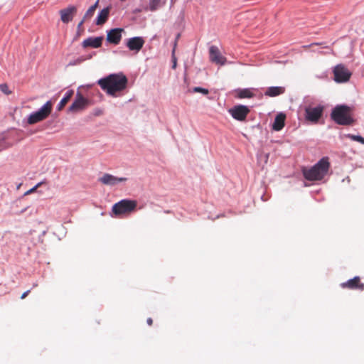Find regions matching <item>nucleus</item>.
<instances>
[{
	"instance_id": "6ab92c4d",
	"label": "nucleus",
	"mask_w": 364,
	"mask_h": 364,
	"mask_svg": "<svg viewBox=\"0 0 364 364\" xmlns=\"http://www.w3.org/2000/svg\"><path fill=\"white\" fill-rule=\"evenodd\" d=\"M285 115L282 113L277 114L274 119L272 129L275 131H280L284 126Z\"/></svg>"
},
{
	"instance_id": "f3484780",
	"label": "nucleus",
	"mask_w": 364,
	"mask_h": 364,
	"mask_svg": "<svg viewBox=\"0 0 364 364\" xmlns=\"http://www.w3.org/2000/svg\"><path fill=\"white\" fill-rule=\"evenodd\" d=\"M110 7L107 6L102 9L97 14L95 19V24L97 26L103 25L108 19L109 15Z\"/></svg>"
},
{
	"instance_id": "4468645a",
	"label": "nucleus",
	"mask_w": 364,
	"mask_h": 364,
	"mask_svg": "<svg viewBox=\"0 0 364 364\" xmlns=\"http://www.w3.org/2000/svg\"><path fill=\"white\" fill-rule=\"evenodd\" d=\"M123 31V28H119L111 29L107 33V41L114 45L119 44L122 38V32Z\"/></svg>"
},
{
	"instance_id": "473e14b6",
	"label": "nucleus",
	"mask_w": 364,
	"mask_h": 364,
	"mask_svg": "<svg viewBox=\"0 0 364 364\" xmlns=\"http://www.w3.org/2000/svg\"><path fill=\"white\" fill-rule=\"evenodd\" d=\"M146 322H147L148 325L151 326L153 323V320L151 318H147Z\"/></svg>"
},
{
	"instance_id": "4be33fe9",
	"label": "nucleus",
	"mask_w": 364,
	"mask_h": 364,
	"mask_svg": "<svg viewBox=\"0 0 364 364\" xmlns=\"http://www.w3.org/2000/svg\"><path fill=\"white\" fill-rule=\"evenodd\" d=\"M252 96L253 93L250 89H241L238 91V97L240 98H250Z\"/></svg>"
},
{
	"instance_id": "c756f323",
	"label": "nucleus",
	"mask_w": 364,
	"mask_h": 364,
	"mask_svg": "<svg viewBox=\"0 0 364 364\" xmlns=\"http://www.w3.org/2000/svg\"><path fill=\"white\" fill-rule=\"evenodd\" d=\"M83 60H84V58H80V59H78V60H77L76 61H75V62H73V63H69V65H76V64H77V63H81V62H82Z\"/></svg>"
},
{
	"instance_id": "ddd939ff",
	"label": "nucleus",
	"mask_w": 364,
	"mask_h": 364,
	"mask_svg": "<svg viewBox=\"0 0 364 364\" xmlns=\"http://www.w3.org/2000/svg\"><path fill=\"white\" fill-rule=\"evenodd\" d=\"M125 177H117L109 173H105L99 178V181L107 186H115L119 183L127 181Z\"/></svg>"
},
{
	"instance_id": "f8f14e48",
	"label": "nucleus",
	"mask_w": 364,
	"mask_h": 364,
	"mask_svg": "<svg viewBox=\"0 0 364 364\" xmlns=\"http://www.w3.org/2000/svg\"><path fill=\"white\" fill-rule=\"evenodd\" d=\"M76 12L77 7L74 5H70L65 9L60 10L59 14L60 15V20L63 23H68L73 21Z\"/></svg>"
},
{
	"instance_id": "1a4fd4ad",
	"label": "nucleus",
	"mask_w": 364,
	"mask_h": 364,
	"mask_svg": "<svg viewBox=\"0 0 364 364\" xmlns=\"http://www.w3.org/2000/svg\"><path fill=\"white\" fill-rule=\"evenodd\" d=\"M89 104V100L84 97L80 92L75 95V99L69 107V111L77 112L84 109Z\"/></svg>"
},
{
	"instance_id": "6e6552de",
	"label": "nucleus",
	"mask_w": 364,
	"mask_h": 364,
	"mask_svg": "<svg viewBox=\"0 0 364 364\" xmlns=\"http://www.w3.org/2000/svg\"><path fill=\"white\" fill-rule=\"evenodd\" d=\"M228 112L235 119L243 121L250 112V109L245 105H239L229 109Z\"/></svg>"
},
{
	"instance_id": "0eeeda50",
	"label": "nucleus",
	"mask_w": 364,
	"mask_h": 364,
	"mask_svg": "<svg viewBox=\"0 0 364 364\" xmlns=\"http://www.w3.org/2000/svg\"><path fill=\"white\" fill-rule=\"evenodd\" d=\"M333 75L336 82L343 83L349 80L351 73L343 65L340 64L334 68Z\"/></svg>"
},
{
	"instance_id": "a878e982",
	"label": "nucleus",
	"mask_w": 364,
	"mask_h": 364,
	"mask_svg": "<svg viewBox=\"0 0 364 364\" xmlns=\"http://www.w3.org/2000/svg\"><path fill=\"white\" fill-rule=\"evenodd\" d=\"M0 90L2 92L6 95H9L11 93V90H9V87L6 84H0Z\"/></svg>"
},
{
	"instance_id": "393cba45",
	"label": "nucleus",
	"mask_w": 364,
	"mask_h": 364,
	"mask_svg": "<svg viewBox=\"0 0 364 364\" xmlns=\"http://www.w3.org/2000/svg\"><path fill=\"white\" fill-rule=\"evenodd\" d=\"M94 13L95 10L93 9V7H90L83 16L84 20H87L91 18L94 15Z\"/></svg>"
},
{
	"instance_id": "20e7f679",
	"label": "nucleus",
	"mask_w": 364,
	"mask_h": 364,
	"mask_svg": "<svg viewBox=\"0 0 364 364\" xmlns=\"http://www.w3.org/2000/svg\"><path fill=\"white\" fill-rule=\"evenodd\" d=\"M350 109L346 105H337L331 114V119L338 124L350 125L353 122L350 115Z\"/></svg>"
},
{
	"instance_id": "7c9ffc66",
	"label": "nucleus",
	"mask_w": 364,
	"mask_h": 364,
	"mask_svg": "<svg viewBox=\"0 0 364 364\" xmlns=\"http://www.w3.org/2000/svg\"><path fill=\"white\" fill-rule=\"evenodd\" d=\"M29 292H30V290H27L26 291L23 293V294L21 296V299H23L26 298L27 296V295L29 294Z\"/></svg>"
},
{
	"instance_id": "5701e85b",
	"label": "nucleus",
	"mask_w": 364,
	"mask_h": 364,
	"mask_svg": "<svg viewBox=\"0 0 364 364\" xmlns=\"http://www.w3.org/2000/svg\"><path fill=\"white\" fill-rule=\"evenodd\" d=\"M346 138H348L352 141H358L364 145V138L360 135H355L352 134H346L344 135Z\"/></svg>"
},
{
	"instance_id": "2f4dec72",
	"label": "nucleus",
	"mask_w": 364,
	"mask_h": 364,
	"mask_svg": "<svg viewBox=\"0 0 364 364\" xmlns=\"http://www.w3.org/2000/svg\"><path fill=\"white\" fill-rule=\"evenodd\" d=\"M98 3H99V0H97V1L93 5H92L90 7H93V9L95 11L96 8L97 7Z\"/></svg>"
},
{
	"instance_id": "9b49d317",
	"label": "nucleus",
	"mask_w": 364,
	"mask_h": 364,
	"mask_svg": "<svg viewBox=\"0 0 364 364\" xmlns=\"http://www.w3.org/2000/svg\"><path fill=\"white\" fill-rule=\"evenodd\" d=\"M210 60L213 63L220 65H224L227 63V59L223 56L217 46H212L209 48Z\"/></svg>"
},
{
	"instance_id": "f03ea898",
	"label": "nucleus",
	"mask_w": 364,
	"mask_h": 364,
	"mask_svg": "<svg viewBox=\"0 0 364 364\" xmlns=\"http://www.w3.org/2000/svg\"><path fill=\"white\" fill-rule=\"evenodd\" d=\"M329 168L328 158L323 157L311 168L304 170L303 173L305 178L309 181H319L327 174Z\"/></svg>"
},
{
	"instance_id": "f257e3e1",
	"label": "nucleus",
	"mask_w": 364,
	"mask_h": 364,
	"mask_svg": "<svg viewBox=\"0 0 364 364\" xmlns=\"http://www.w3.org/2000/svg\"><path fill=\"white\" fill-rule=\"evenodd\" d=\"M127 83V77L122 73L110 74L97 80L101 89L112 97H117V92L125 90Z\"/></svg>"
},
{
	"instance_id": "bb28decb",
	"label": "nucleus",
	"mask_w": 364,
	"mask_h": 364,
	"mask_svg": "<svg viewBox=\"0 0 364 364\" xmlns=\"http://www.w3.org/2000/svg\"><path fill=\"white\" fill-rule=\"evenodd\" d=\"M174 52H175V50L173 49V52H172V60H173V65H172V68L173 69H175L176 68V58L174 55Z\"/></svg>"
},
{
	"instance_id": "dca6fc26",
	"label": "nucleus",
	"mask_w": 364,
	"mask_h": 364,
	"mask_svg": "<svg viewBox=\"0 0 364 364\" xmlns=\"http://www.w3.org/2000/svg\"><path fill=\"white\" fill-rule=\"evenodd\" d=\"M342 287H348L350 289H358L360 290L364 289V284L360 282V277H355L349 279L348 282L341 284Z\"/></svg>"
},
{
	"instance_id": "2eb2a0df",
	"label": "nucleus",
	"mask_w": 364,
	"mask_h": 364,
	"mask_svg": "<svg viewBox=\"0 0 364 364\" xmlns=\"http://www.w3.org/2000/svg\"><path fill=\"white\" fill-rule=\"evenodd\" d=\"M102 40H103L102 36H99V37H95V38L90 37L83 41L82 46L84 47L90 46V47H92L94 48H97L101 46Z\"/></svg>"
},
{
	"instance_id": "c85d7f7f",
	"label": "nucleus",
	"mask_w": 364,
	"mask_h": 364,
	"mask_svg": "<svg viewBox=\"0 0 364 364\" xmlns=\"http://www.w3.org/2000/svg\"><path fill=\"white\" fill-rule=\"evenodd\" d=\"M86 20H84V18L82 19V21L77 24V33H79L80 30L81 29L82 26L83 25L84 22Z\"/></svg>"
},
{
	"instance_id": "a211bd4d",
	"label": "nucleus",
	"mask_w": 364,
	"mask_h": 364,
	"mask_svg": "<svg viewBox=\"0 0 364 364\" xmlns=\"http://www.w3.org/2000/svg\"><path fill=\"white\" fill-rule=\"evenodd\" d=\"M285 92V88L281 86L269 87L267 89L264 94L269 97H276L283 94Z\"/></svg>"
},
{
	"instance_id": "aec40b11",
	"label": "nucleus",
	"mask_w": 364,
	"mask_h": 364,
	"mask_svg": "<svg viewBox=\"0 0 364 364\" xmlns=\"http://www.w3.org/2000/svg\"><path fill=\"white\" fill-rule=\"evenodd\" d=\"M165 5V1L163 0H149L148 10L155 11L157 9L163 7Z\"/></svg>"
},
{
	"instance_id": "412c9836",
	"label": "nucleus",
	"mask_w": 364,
	"mask_h": 364,
	"mask_svg": "<svg viewBox=\"0 0 364 364\" xmlns=\"http://www.w3.org/2000/svg\"><path fill=\"white\" fill-rule=\"evenodd\" d=\"M73 93H74V92L73 90H69L65 93L63 97L62 98V100L60 101V102L58 105V110H60L65 105V104L68 102V100L73 95Z\"/></svg>"
},
{
	"instance_id": "39448f33",
	"label": "nucleus",
	"mask_w": 364,
	"mask_h": 364,
	"mask_svg": "<svg viewBox=\"0 0 364 364\" xmlns=\"http://www.w3.org/2000/svg\"><path fill=\"white\" fill-rule=\"evenodd\" d=\"M52 108L51 101H47L40 109L30 114L27 119L28 124H34L46 119L51 113Z\"/></svg>"
},
{
	"instance_id": "423d86ee",
	"label": "nucleus",
	"mask_w": 364,
	"mask_h": 364,
	"mask_svg": "<svg viewBox=\"0 0 364 364\" xmlns=\"http://www.w3.org/2000/svg\"><path fill=\"white\" fill-rule=\"evenodd\" d=\"M136 207L135 200L123 199L112 206V212L115 215H121L133 211Z\"/></svg>"
},
{
	"instance_id": "cd10ccee",
	"label": "nucleus",
	"mask_w": 364,
	"mask_h": 364,
	"mask_svg": "<svg viewBox=\"0 0 364 364\" xmlns=\"http://www.w3.org/2000/svg\"><path fill=\"white\" fill-rule=\"evenodd\" d=\"M43 183V182H40L38 183H37L35 186H33L32 188H31L30 190H28L26 194H29L32 192H33L38 187H39L41 184Z\"/></svg>"
},
{
	"instance_id": "9d476101",
	"label": "nucleus",
	"mask_w": 364,
	"mask_h": 364,
	"mask_svg": "<svg viewBox=\"0 0 364 364\" xmlns=\"http://www.w3.org/2000/svg\"><path fill=\"white\" fill-rule=\"evenodd\" d=\"M144 40L141 36L129 38L127 40L126 46L131 51L138 53L144 45Z\"/></svg>"
},
{
	"instance_id": "7ed1b4c3",
	"label": "nucleus",
	"mask_w": 364,
	"mask_h": 364,
	"mask_svg": "<svg viewBox=\"0 0 364 364\" xmlns=\"http://www.w3.org/2000/svg\"><path fill=\"white\" fill-rule=\"evenodd\" d=\"M324 106L317 104L313 100L306 99L304 101V119L306 122L316 124L323 115Z\"/></svg>"
},
{
	"instance_id": "b1692460",
	"label": "nucleus",
	"mask_w": 364,
	"mask_h": 364,
	"mask_svg": "<svg viewBox=\"0 0 364 364\" xmlns=\"http://www.w3.org/2000/svg\"><path fill=\"white\" fill-rule=\"evenodd\" d=\"M193 92H200L203 95H208L209 93V91L206 88H203L201 87H195L193 88Z\"/></svg>"
}]
</instances>
